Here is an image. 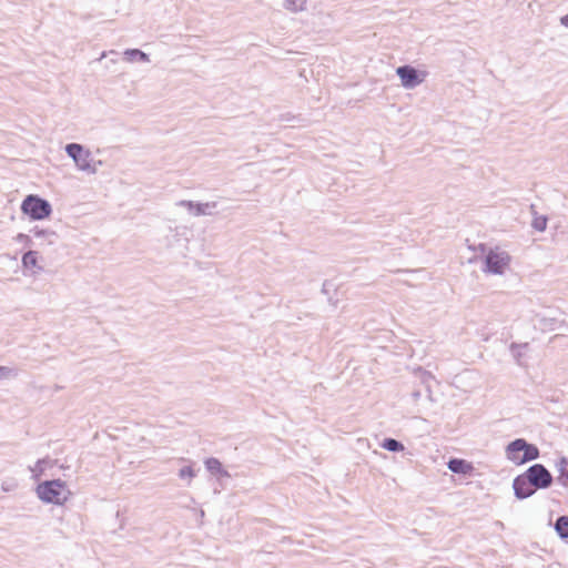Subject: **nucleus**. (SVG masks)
Listing matches in <instances>:
<instances>
[{
  "label": "nucleus",
  "mask_w": 568,
  "mask_h": 568,
  "mask_svg": "<svg viewBox=\"0 0 568 568\" xmlns=\"http://www.w3.org/2000/svg\"><path fill=\"white\" fill-rule=\"evenodd\" d=\"M552 483L554 477L546 466L534 464L514 478V495L517 499L524 500L531 497L537 490L549 488Z\"/></svg>",
  "instance_id": "nucleus-1"
},
{
  "label": "nucleus",
  "mask_w": 568,
  "mask_h": 568,
  "mask_svg": "<svg viewBox=\"0 0 568 568\" xmlns=\"http://www.w3.org/2000/svg\"><path fill=\"white\" fill-rule=\"evenodd\" d=\"M36 491L41 501L53 505H63L71 496L65 481L61 479L44 480L37 486Z\"/></svg>",
  "instance_id": "nucleus-2"
},
{
  "label": "nucleus",
  "mask_w": 568,
  "mask_h": 568,
  "mask_svg": "<svg viewBox=\"0 0 568 568\" xmlns=\"http://www.w3.org/2000/svg\"><path fill=\"white\" fill-rule=\"evenodd\" d=\"M506 457L515 465H524L539 458V448L525 438H516L508 443L505 449Z\"/></svg>",
  "instance_id": "nucleus-3"
},
{
  "label": "nucleus",
  "mask_w": 568,
  "mask_h": 568,
  "mask_svg": "<svg viewBox=\"0 0 568 568\" xmlns=\"http://www.w3.org/2000/svg\"><path fill=\"white\" fill-rule=\"evenodd\" d=\"M20 209L23 214L33 221L48 219L52 214L51 203L37 194L27 195Z\"/></svg>",
  "instance_id": "nucleus-4"
},
{
  "label": "nucleus",
  "mask_w": 568,
  "mask_h": 568,
  "mask_svg": "<svg viewBox=\"0 0 568 568\" xmlns=\"http://www.w3.org/2000/svg\"><path fill=\"white\" fill-rule=\"evenodd\" d=\"M65 153L70 156L77 168L87 173H95L97 168L92 165L91 152L85 150L83 145L79 143H68L64 148Z\"/></svg>",
  "instance_id": "nucleus-5"
},
{
  "label": "nucleus",
  "mask_w": 568,
  "mask_h": 568,
  "mask_svg": "<svg viewBox=\"0 0 568 568\" xmlns=\"http://www.w3.org/2000/svg\"><path fill=\"white\" fill-rule=\"evenodd\" d=\"M510 256L507 252L489 250L485 255L483 271L486 273L501 275L509 265Z\"/></svg>",
  "instance_id": "nucleus-6"
},
{
  "label": "nucleus",
  "mask_w": 568,
  "mask_h": 568,
  "mask_svg": "<svg viewBox=\"0 0 568 568\" xmlns=\"http://www.w3.org/2000/svg\"><path fill=\"white\" fill-rule=\"evenodd\" d=\"M396 74L399 77L402 85L406 89H414L419 85L425 78V74L416 68L404 64L396 69Z\"/></svg>",
  "instance_id": "nucleus-7"
},
{
  "label": "nucleus",
  "mask_w": 568,
  "mask_h": 568,
  "mask_svg": "<svg viewBox=\"0 0 568 568\" xmlns=\"http://www.w3.org/2000/svg\"><path fill=\"white\" fill-rule=\"evenodd\" d=\"M178 205L186 207L187 211L194 216H201V215L209 214L207 210L214 209L216 206V203L215 202L199 203V202L182 200L178 203Z\"/></svg>",
  "instance_id": "nucleus-8"
},
{
  "label": "nucleus",
  "mask_w": 568,
  "mask_h": 568,
  "mask_svg": "<svg viewBox=\"0 0 568 568\" xmlns=\"http://www.w3.org/2000/svg\"><path fill=\"white\" fill-rule=\"evenodd\" d=\"M447 467L452 473L458 475H468L474 469L469 462L462 458H450L447 463Z\"/></svg>",
  "instance_id": "nucleus-9"
},
{
  "label": "nucleus",
  "mask_w": 568,
  "mask_h": 568,
  "mask_svg": "<svg viewBox=\"0 0 568 568\" xmlns=\"http://www.w3.org/2000/svg\"><path fill=\"white\" fill-rule=\"evenodd\" d=\"M205 468L215 476L230 477L229 471L223 467L222 463L215 457H209L204 462Z\"/></svg>",
  "instance_id": "nucleus-10"
},
{
  "label": "nucleus",
  "mask_w": 568,
  "mask_h": 568,
  "mask_svg": "<svg viewBox=\"0 0 568 568\" xmlns=\"http://www.w3.org/2000/svg\"><path fill=\"white\" fill-rule=\"evenodd\" d=\"M528 347H529L528 343H521V344L511 343L509 346V351H510L514 359L516 361V363L519 366L526 365L524 362V357H525V354H526V351L528 349Z\"/></svg>",
  "instance_id": "nucleus-11"
},
{
  "label": "nucleus",
  "mask_w": 568,
  "mask_h": 568,
  "mask_svg": "<svg viewBox=\"0 0 568 568\" xmlns=\"http://www.w3.org/2000/svg\"><path fill=\"white\" fill-rule=\"evenodd\" d=\"M556 468L559 473L557 481L564 487H568V458L561 456L556 463Z\"/></svg>",
  "instance_id": "nucleus-12"
},
{
  "label": "nucleus",
  "mask_w": 568,
  "mask_h": 568,
  "mask_svg": "<svg viewBox=\"0 0 568 568\" xmlns=\"http://www.w3.org/2000/svg\"><path fill=\"white\" fill-rule=\"evenodd\" d=\"M38 256L39 253L33 250H29L22 255L21 262L22 266L27 270L38 267L41 270L42 267L38 266Z\"/></svg>",
  "instance_id": "nucleus-13"
},
{
  "label": "nucleus",
  "mask_w": 568,
  "mask_h": 568,
  "mask_svg": "<svg viewBox=\"0 0 568 568\" xmlns=\"http://www.w3.org/2000/svg\"><path fill=\"white\" fill-rule=\"evenodd\" d=\"M555 530L557 535L565 540H568V516H559L555 521Z\"/></svg>",
  "instance_id": "nucleus-14"
},
{
  "label": "nucleus",
  "mask_w": 568,
  "mask_h": 568,
  "mask_svg": "<svg viewBox=\"0 0 568 568\" xmlns=\"http://www.w3.org/2000/svg\"><path fill=\"white\" fill-rule=\"evenodd\" d=\"M124 57L130 62H134V61L149 62L150 61L149 55L140 49H126L124 51Z\"/></svg>",
  "instance_id": "nucleus-15"
},
{
  "label": "nucleus",
  "mask_w": 568,
  "mask_h": 568,
  "mask_svg": "<svg viewBox=\"0 0 568 568\" xmlns=\"http://www.w3.org/2000/svg\"><path fill=\"white\" fill-rule=\"evenodd\" d=\"M381 447L392 453H398L405 449L402 442L390 437L384 438L381 443Z\"/></svg>",
  "instance_id": "nucleus-16"
},
{
  "label": "nucleus",
  "mask_w": 568,
  "mask_h": 568,
  "mask_svg": "<svg viewBox=\"0 0 568 568\" xmlns=\"http://www.w3.org/2000/svg\"><path fill=\"white\" fill-rule=\"evenodd\" d=\"M531 211L534 214V219L531 222L532 229L538 232H544L547 227L548 217L546 215H537V212L535 211L534 205H531Z\"/></svg>",
  "instance_id": "nucleus-17"
},
{
  "label": "nucleus",
  "mask_w": 568,
  "mask_h": 568,
  "mask_svg": "<svg viewBox=\"0 0 568 568\" xmlns=\"http://www.w3.org/2000/svg\"><path fill=\"white\" fill-rule=\"evenodd\" d=\"M30 233L36 237L48 239L49 244L53 243L51 237L55 236V232L45 229H40L39 226H34L33 229H31Z\"/></svg>",
  "instance_id": "nucleus-18"
},
{
  "label": "nucleus",
  "mask_w": 568,
  "mask_h": 568,
  "mask_svg": "<svg viewBox=\"0 0 568 568\" xmlns=\"http://www.w3.org/2000/svg\"><path fill=\"white\" fill-rule=\"evenodd\" d=\"M306 0H285L284 7L293 12L304 10Z\"/></svg>",
  "instance_id": "nucleus-19"
},
{
  "label": "nucleus",
  "mask_w": 568,
  "mask_h": 568,
  "mask_svg": "<svg viewBox=\"0 0 568 568\" xmlns=\"http://www.w3.org/2000/svg\"><path fill=\"white\" fill-rule=\"evenodd\" d=\"M179 477L181 479L191 480L193 477H195V471L192 466H184L179 470Z\"/></svg>",
  "instance_id": "nucleus-20"
},
{
  "label": "nucleus",
  "mask_w": 568,
  "mask_h": 568,
  "mask_svg": "<svg viewBox=\"0 0 568 568\" xmlns=\"http://www.w3.org/2000/svg\"><path fill=\"white\" fill-rule=\"evenodd\" d=\"M14 240L18 243H22L24 246L31 247L33 245V241L31 240V236L24 233H19Z\"/></svg>",
  "instance_id": "nucleus-21"
},
{
  "label": "nucleus",
  "mask_w": 568,
  "mask_h": 568,
  "mask_svg": "<svg viewBox=\"0 0 568 568\" xmlns=\"http://www.w3.org/2000/svg\"><path fill=\"white\" fill-rule=\"evenodd\" d=\"M11 368L7 366H0V379L3 377H8L11 374Z\"/></svg>",
  "instance_id": "nucleus-22"
},
{
  "label": "nucleus",
  "mask_w": 568,
  "mask_h": 568,
  "mask_svg": "<svg viewBox=\"0 0 568 568\" xmlns=\"http://www.w3.org/2000/svg\"><path fill=\"white\" fill-rule=\"evenodd\" d=\"M560 23H561L564 27L568 28V13H567V14H565V16H562V17L560 18Z\"/></svg>",
  "instance_id": "nucleus-23"
},
{
  "label": "nucleus",
  "mask_w": 568,
  "mask_h": 568,
  "mask_svg": "<svg viewBox=\"0 0 568 568\" xmlns=\"http://www.w3.org/2000/svg\"><path fill=\"white\" fill-rule=\"evenodd\" d=\"M420 396H422V393H420V390H418V389H417V390H414V392L412 393V397L414 398V400H417Z\"/></svg>",
  "instance_id": "nucleus-24"
},
{
  "label": "nucleus",
  "mask_w": 568,
  "mask_h": 568,
  "mask_svg": "<svg viewBox=\"0 0 568 568\" xmlns=\"http://www.w3.org/2000/svg\"><path fill=\"white\" fill-rule=\"evenodd\" d=\"M328 285H329V283H328L327 281H325V282L323 283V287H322V292H323V293H325V294L327 293V287H328Z\"/></svg>",
  "instance_id": "nucleus-25"
},
{
  "label": "nucleus",
  "mask_w": 568,
  "mask_h": 568,
  "mask_svg": "<svg viewBox=\"0 0 568 568\" xmlns=\"http://www.w3.org/2000/svg\"><path fill=\"white\" fill-rule=\"evenodd\" d=\"M42 463H43V460H41V459H40V460H38V463H37V466L40 468V470H42V467H41V464H42Z\"/></svg>",
  "instance_id": "nucleus-26"
}]
</instances>
